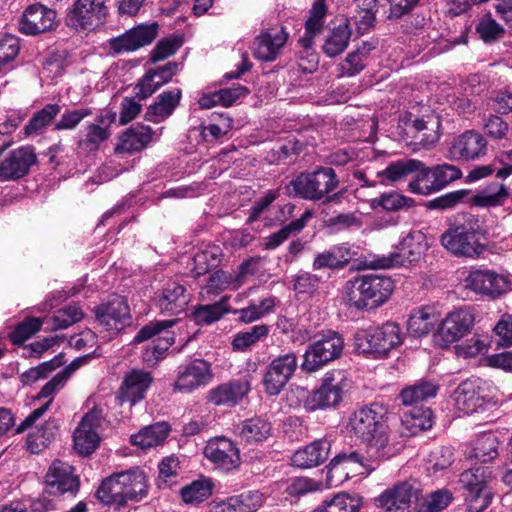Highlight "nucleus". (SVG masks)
Masks as SVG:
<instances>
[{"mask_svg":"<svg viewBox=\"0 0 512 512\" xmlns=\"http://www.w3.org/2000/svg\"><path fill=\"white\" fill-rule=\"evenodd\" d=\"M432 168L437 192L462 177L461 169L453 164L443 163L434 165Z\"/></svg>","mask_w":512,"mask_h":512,"instance_id":"e2e57ef3","label":"nucleus"},{"mask_svg":"<svg viewBox=\"0 0 512 512\" xmlns=\"http://www.w3.org/2000/svg\"><path fill=\"white\" fill-rule=\"evenodd\" d=\"M175 337L173 335L159 336L152 341L151 344L144 347L141 358L144 363L149 366L156 365L160 360L166 357L169 348L174 344Z\"/></svg>","mask_w":512,"mask_h":512,"instance_id":"8fccbe9b","label":"nucleus"},{"mask_svg":"<svg viewBox=\"0 0 512 512\" xmlns=\"http://www.w3.org/2000/svg\"><path fill=\"white\" fill-rule=\"evenodd\" d=\"M169 433L170 426L166 422H157L131 435L130 443L142 450H147L162 445Z\"/></svg>","mask_w":512,"mask_h":512,"instance_id":"4c0bfd02","label":"nucleus"},{"mask_svg":"<svg viewBox=\"0 0 512 512\" xmlns=\"http://www.w3.org/2000/svg\"><path fill=\"white\" fill-rule=\"evenodd\" d=\"M421 493L419 483L404 481L384 490L376 499L375 505L385 512H405Z\"/></svg>","mask_w":512,"mask_h":512,"instance_id":"6ab92c4d","label":"nucleus"},{"mask_svg":"<svg viewBox=\"0 0 512 512\" xmlns=\"http://www.w3.org/2000/svg\"><path fill=\"white\" fill-rule=\"evenodd\" d=\"M361 505L362 500L359 496L339 493L332 499L325 500L316 509L321 512H358Z\"/></svg>","mask_w":512,"mask_h":512,"instance_id":"603ef678","label":"nucleus"},{"mask_svg":"<svg viewBox=\"0 0 512 512\" xmlns=\"http://www.w3.org/2000/svg\"><path fill=\"white\" fill-rule=\"evenodd\" d=\"M298 368L295 352L278 355L267 365L262 378L264 391L269 396L279 395Z\"/></svg>","mask_w":512,"mask_h":512,"instance_id":"4468645a","label":"nucleus"},{"mask_svg":"<svg viewBox=\"0 0 512 512\" xmlns=\"http://www.w3.org/2000/svg\"><path fill=\"white\" fill-rule=\"evenodd\" d=\"M313 217V212L309 209L297 219L292 220L287 225L283 226L277 232L264 238L263 246L267 250H273L284 243L291 234L299 233L307 225L308 221Z\"/></svg>","mask_w":512,"mask_h":512,"instance_id":"ea45409f","label":"nucleus"},{"mask_svg":"<svg viewBox=\"0 0 512 512\" xmlns=\"http://www.w3.org/2000/svg\"><path fill=\"white\" fill-rule=\"evenodd\" d=\"M457 410L465 414H473L482 410L488 402L485 382L480 378H469L462 381L453 394Z\"/></svg>","mask_w":512,"mask_h":512,"instance_id":"412c9836","label":"nucleus"},{"mask_svg":"<svg viewBox=\"0 0 512 512\" xmlns=\"http://www.w3.org/2000/svg\"><path fill=\"white\" fill-rule=\"evenodd\" d=\"M180 98H159V101L150 105L145 113V119L159 123L169 117L179 104Z\"/></svg>","mask_w":512,"mask_h":512,"instance_id":"680f3d73","label":"nucleus"},{"mask_svg":"<svg viewBox=\"0 0 512 512\" xmlns=\"http://www.w3.org/2000/svg\"><path fill=\"white\" fill-rule=\"evenodd\" d=\"M428 248L426 235L419 230L408 232L395 246V251L376 261L378 268L387 269L418 262Z\"/></svg>","mask_w":512,"mask_h":512,"instance_id":"1a4fd4ad","label":"nucleus"},{"mask_svg":"<svg viewBox=\"0 0 512 512\" xmlns=\"http://www.w3.org/2000/svg\"><path fill=\"white\" fill-rule=\"evenodd\" d=\"M149 493L146 473L140 468L116 472L102 480L96 498L105 505L125 506L129 501L139 502Z\"/></svg>","mask_w":512,"mask_h":512,"instance_id":"f257e3e1","label":"nucleus"},{"mask_svg":"<svg viewBox=\"0 0 512 512\" xmlns=\"http://www.w3.org/2000/svg\"><path fill=\"white\" fill-rule=\"evenodd\" d=\"M251 391L248 377L231 379L211 388L207 393V402L219 407L237 406Z\"/></svg>","mask_w":512,"mask_h":512,"instance_id":"5701e85b","label":"nucleus"},{"mask_svg":"<svg viewBox=\"0 0 512 512\" xmlns=\"http://www.w3.org/2000/svg\"><path fill=\"white\" fill-rule=\"evenodd\" d=\"M326 14L325 0H315L305 22V32L299 38V44L302 48H312L314 38L323 31Z\"/></svg>","mask_w":512,"mask_h":512,"instance_id":"e433bc0d","label":"nucleus"},{"mask_svg":"<svg viewBox=\"0 0 512 512\" xmlns=\"http://www.w3.org/2000/svg\"><path fill=\"white\" fill-rule=\"evenodd\" d=\"M374 327L358 330L354 335V348L357 353L372 356L375 359L382 358Z\"/></svg>","mask_w":512,"mask_h":512,"instance_id":"5fc2aeb1","label":"nucleus"},{"mask_svg":"<svg viewBox=\"0 0 512 512\" xmlns=\"http://www.w3.org/2000/svg\"><path fill=\"white\" fill-rule=\"evenodd\" d=\"M115 120V112H106L98 116L96 123L87 125L84 131L80 132L77 141L78 149L86 153L98 150L101 143L110 137L109 126Z\"/></svg>","mask_w":512,"mask_h":512,"instance_id":"a878e982","label":"nucleus"},{"mask_svg":"<svg viewBox=\"0 0 512 512\" xmlns=\"http://www.w3.org/2000/svg\"><path fill=\"white\" fill-rule=\"evenodd\" d=\"M453 500V494L446 488L438 489L427 494L423 501L419 503L415 512H441Z\"/></svg>","mask_w":512,"mask_h":512,"instance_id":"6e6d98bb","label":"nucleus"},{"mask_svg":"<svg viewBox=\"0 0 512 512\" xmlns=\"http://www.w3.org/2000/svg\"><path fill=\"white\" fill-rule=\"evenodd\" d=\"M228 296H223L213 304L198 305L195 307L192 318L198 325H210L219 321L225 314L229 313Z\"/></svg>","mask_w":512,"mask_h":512,"instance_id":"37998d69","label":"nucleus"},{"mask_svg":"<svg viewBox=\"0 0 512 512\" xmlns=\"http://www.w3.org/2000/svg\"><path fill=\"white\" fill-rule=\"evenodd\" d=\"M213 483L209 478H200L184 486L181 497L185 503H199L212 494Z\"/></svg>","mask_w":512,"mask_h":512,"instance_id":"4d7b16f0","label":"nucleus"},{"mask_svg":"<svg viewBox=\"0 0 512 512\" xmlns=\"http://www.w3.org/2000/svg\"><path fill=\"white\" fill-rule=\"evenodd\" d=\"M60 112V106L57 104H48L29 120L25 126V134L32 135L39 133L52 119Z\"/></svg>","mask_w":512,"mask_h":512,"instance_id":"052dcab7","label":"nucleus"},{"mask_svg":"<svg viewBox=\"0 0 512 512\" xmlns=\"http://www.w3.org/2000/svg\"><path fill=\"white\" fill-rule=\"evenodd\" d=\"M189 301L190 296L185 286L171 282L157 296L156 305L162 314L179 315L186 311Z\"/></svg>","mask_w":512,"mask_h":512,"instance_id":"7c9ffc66","label":"nucleus"},{"mask_svg":"<svg viewBox=\"0 0 512 512\" xmlns=\"http://www.w3.org/2000/svg\"><path fill=\"white\" fill-rule=\"evenodd\" d=\"M486 152L487 141L475 130H467L454 138L449 148L450 156L457 160H475Z\"/></svg>","mask_w":512,"mask_h":512,"instance_id":"bb28decb","label":"nucleus"},{"mask_svg":"<svg viewBox=\"0 0 512 512\" xmlns=\"http://www.w3.org/2000/svg\"><path fill=\"white\" fill-rule=\"evenodd\" d=\"M394 287V281L383 274L357 275L346 283V304L357 311L377 309L389 300Z\"/></svg>","mask_w":512,"mask_h":512,"instance_id":"7ed1b4c3","label":"nucleus"},{"mask_svg":"<svg viewBox=\"0 0 512 512\" xmlns=\"http://www.w3.org/2000/svg\"><path fill=\"white\" fill-rule=\"evenodd\" d=\"M351 38V29L347 21L334 27L326 37L323 44V52L328 57H336L341 54L348 46Z\"/></svg>","mask_w":512,"mask_h":512,"instance_id":"a18cd8bd","label":"nucleus"},{"mask_svg":"<svg viewBox=\"0 0 512 512\" xmlns=\"http://www.w3.org/2000/svg\"><path fill=\"white\" fill-rule=\"evenodd\" d=\"M83 316V311L78 304H69L59 309L53 316L54 327L56 329H66L79 322Z\"/></svg>","mask_w":512,"mask_h":512,"instance_id":"774afa93","label":"nucleus"},{"mask_svg":"<svg viewBox=\"0 0 512 512\" xmlns=\"http://www.w3.org/2000/svg\"><path fill=\"white\" fill-rule=\"evenodd\" d=\"M96 321L110 336L117 335L130 325L131 313L127 299L118 294L110 295L94 308Z\"/></svg>","mask_w":512,"mask_h":512,"instance_id":"9d476101","label":"nucleus"},{"mask_svg":"<svg viewBox=\"0 0 512 512\" xmlns=\"http://www.w3.org/2000/svg\"><path fill=\"white\" fill-rule=\"evenodd\" d=\"M464 281L466 288L491 299L499 298L512 288L508 276L488 269L471 270Z\"/></svg>","mask_w":512,"mask_h":512,"instance_id":"f3484780","label":"nucleus"},{"mask_svg":"<svg viewBox=\"0 0 512 512\" xmlns=\"http://www.w3.org/2000/svg\"><path fill=\"white\" fill-rule=\"evenodd\" d=\"M343 349L344 338L339 332L323 331L318 340L307 346L300 367L307 373L316 372L329 362L338 359Z\"/></svg>","mask_w":512,"mask_h":512,"instance_id":"0eeeda50","label":"nucleus"},{"mask_svg":"<svg viewBox=\"0 0 512 512\" xmlns=\"http://www.w3.org/2000/svg\"><path fill=\"white\" fill-rule=\"evenodd\" d=\"M56 13L36 3L26 8L19 21V29L26 35H37L54 28Z\"/></svg>","mask_w":512,"mask_h":512,"instance_id":"cd10ccee","label":"nucleus"},{"mask_svg":"<svg viewBox=\"0 0 512 512\" xmlns=\"http://www.w3.org/2000/svg\"><path fill=\"white\" fill-rule=\"evenodd\" d=\"M355 256L351 246L348 243H342L332 246L329 250L319 253L313 261V269L323 268L338 269L345 267Z\"/></svg>","mask_w":512,"mask_h":512,"instance_id":"f704fd0d","label":"nucleus"},{"mask_svg":"<svg viewBox=\"0 0 512 512\" xmlns=\"http://www.w3.org/2000/svg\"><path fill=\"white\" fill-rule=\"evenodd\" d=\"M101 408L94 407L88 411L73 433L75 450L81 455H90L100 444L98 428L103 420Z\"/></svg>","mask_w":512,"mask_h":512,"instance_id":"aec40b11","label":"nucleus"},{"mask_svg":"<svg viewBox=\"0 0 512 512\" xmlns=\"http://www.w3.org/2000/svg\"><path fill=\"white\" fill-rule=\"evenodd\" d=\"M205 457L217 469L228 472L240 465V452L236 444L223 436L212 438L204 448Z\"/></svg>","mask_w":512,"mask_h":512,"instance_id":"b1692460","label":"nucleus"},{"mask_svg":"<svg viewBox=\"0 0 512 512\" xmlns=\"http://www.w3.org/2000/svg\"><path fill=\"white\" fill-rule=\"evenodd\" d=\"M236 284V279L234 275L228 271L218 270L211 274L208 278V281L203 288V293L207 295L218 294L229 287L234 289V285Z\"/></svg>","mask_w":512,"mask_h":512,"instance_id":"69168bd1","label":"nucleus"},{"mask_svg":"<svg viewBox=\"0 0 512 512\" xmlns=\"http://www.w3.org/2000/svg\"><path fill=\"white\" fill-rule=\"evenodd\" d=\"M178 64L169 62L155 70H149L138 82L139 92L135 96H151L176 73Z\"/></svg>","mask_w":512,"mask_h":512,"instance_id":"c9c22d12","label":"nucleus"},{"mask_svg":"<svg viewBox=\"0 0 512 512\" xmlns=\"http://www.w3.org/2000/svg\"><path fill=\"white\" fill-rule=\"evenodd\" d=\"M388 407L379 402L362 406L349 419L348 427L362 441L373 439L388 418Z\"/></svg>","mask_w":512,"mask_h":512,"instance_id":"2eb2a0df","label":"nucleus"},{"mask_svg":"<svg viewBox=\"0 0 512 512\" xmlns=\"http://www.w3.org/2000/svg\"><path fill=\"white\" fill-rule=\"evenodd\" d=\"M353 467H358V470L356 471L358 474H369L375 469L370 464H368L366 458L357 451H350L348 453L343 452L337 454L330 461L328 465V476L330 478L335 476L339 478L342 476L347 477L348 472H346V470Z\"/></svg>","mask_w":512,"mask_h":512,"instance_id":"473e14b6","label":"nucleus"},{"mask_svg":"<svg viewBox=\"0 0 512 512\" xmlns=\"http://www.w3.org/2000/svg\"><path fill=\"white\" fill-rule=\"evenodd\" d=\"M331 443L327 439H317L296 450L291 456V465L300 469H310L323 464L329 456Z\"/></svg>","mask_w":512,"mask_h":512,"instance_id":"c756f323","label":"nucleus"},{"mask_svg":"<svg viewBox=\"0 0 512 512\" xmlns=\"http://www.w3.org/2000/svg\"><path fill=\"white\" fill-rule=\"evenodd\" d=\"M179 319H169V320H155L151 321L148 324L144 325L134 336L133 343H142L144 341H148L155 336L161 334L162 332H166L169 328L173 327L176 323H178Z\"/></svg>","mask_w":512,"mask_h":512,"instance_id":"338daca9","label":"nucleus"},{"mask_svg":"<svg viewBox=\"0 0 512 512\" xmlns=\"http://www.w3.org/2000/svg\"><path fill=\"white\" fill-rule=\"evenodd\" d=\"M158 33V24L137 25L125 33L111 38L109 40L110 51L114 54H122L136 51L146 45H149L156 38Z\"/></svg>","mask_w":512,"mask_h":512,"instance_id":"4be33fe9","label":"nucleus"},{"mask_svg":"<svg viewBox=\"0 0 512 512\" xmlns=\"http://www.w3.org/2000/svg\"><path fill=\"white\" fill-rule=\"evenodd\" d=\"M366 443L372 455L379 460L393 457L403 448V443L397 441V434L390 431L386 423L373 435V439H369Z\"/></svg>","mask_w":512,"mask_h":512,"instance_id":"72a5a7b5","label":"nucleus"},{"mask_svg":"<svg viewBox=\"0 0 512 512\" xmlns=\"http://www.w3.org/2000/svg\"><path fill=\"white\" fill-rule=\"evenodd\" d=\"M413 127L418 132H422L420 141L425 146L435 144L440 138L439 117L429 107H424V113L421 117H416L413 120Z\"/></svg>","mask_w":512,"mask_h":512,"instance_id":"a19ab883","label":"nucleus"},{"mask_svg":"<svg viewBox=\"0 0 512 512\" xmlns=\"http://www.w3.org/2000/svg\"><path fill=\"white\" fill-rule=\"evenodd\" d=\"M419 167H421L420 160L400 159L391 162L382 172V175L389 181L396 182L402 180L409 174L415 173V170Z\"/></svg>","mask_w":512,"mask_h":512,"instance_id":"13d9d810","label":"nucleus"},{"mask_svg":"<svg viewBox=\"0 0 512 512\" xmlns=\"http://www.w3.org/2000/svg\"><path fill=\"white\" fill-rule=\"evenodd\" d=\"M42 326V320L37 317H26L9 333L8 338L14 345H21L37 333Z\"/></svg>","mask_w":512,"mask_h":512,"instance_id":"bf43d9fd","label":"nucleus"},{"mask_svg":"<svg viewBox=\"0 0 512 512\" xmlns=\"http://www.w3.org/2000/svg\"><path fill=\"white\" fill-rule=\"evenodd\" d=\"M439 385L434 380L420 379L404 387L399 395L400 403L409 407L401 417V423L414 435L432 427V410L424 406L429 399L436 397Z\"/></svg>","mask_w":512,"mask_h":512,"instance_id":"f03ea898","label":"nucleus"},{"mask_svg":"<svg viewBox=\"0 0 512 512\" xmlns=\"http://www.w3.org/2000/svg\"><path fill=\"white\" fill-rule=\"evenodd\" d=\"M435 315L431 307H421L415 310L407 322V331L414 338L428 335L434 328Z\"/></svg>","mask_w":512,"mask_h":512,"instance_id":"c03bdc74","label":"nucleus"},{"mask_svg":"<svg viewBox=\"0 0 512 512\" xmlns=\"http://www.w3.org/2000/svg\"><path fill=\"white\" fill-rule=\"evenodd\" d=\"M7 144L0 146V181H16L26 176L37 163L32 146H21L6 152Z\"/></svg>","mask_w":512,"mask_h":512,"instance_id":"ddd939ff","label":"nucleus"},{"mask_svg":"<svg viewBox=\"0 0 512 512\" xmlns=\"http://www.w3.org/2000/svg\"><path fill=\"white\" fill-rule=\"evenodd\" d=\"M43 485V491L47 495L75 497L80 489V477L74 466L57 459L48 467Z\"/></svg>","mask_w":512,"mask_h":512,"instance_id":"f8f14e48","label":"nucleus"},{"mask_svg":"<svg viewBox=\"0 0 512 512\" xmlns=\"http://www.w3.org/2000/svg\"><path fill=\"white\" fill-rule=\"evenodd\" d=\"M154 381L151 372L143 369H132L123 378L118 391V400L121 404L128 402L135 405L142 401Z\"/></svg>","mask_w":512,"mask_h":512,"instance_id":"393cba45","label":"nucleus"},{"mask_svg":"<svg viewBox=\"0 0 512 512\" xmlns=\"http://www.w3.org/2000/svg\"><path fill=\"white\" fill-rule=\"evenodd\" d=\"M509 196L506 185L492 182L477 192L469 190L468 205L476 208H496L502 206Z\"/></svg>","mask_w":512,"mask_h":512,"instance_id":"2f4dec72","label":"nucleus"},{"mask_svg":"<svg viewBox=\"0 0 512 512\" xmlns=\"http://www.w3.org/2000/svg\"><path fill=\"white\" fill-rule=\"evenodd\" d=\"M340 185L335 170L320 166L312 172H302L288 185L289 195L310 201L330 202L334 200V191Z\"/></svg>","mask_w":512,"mask_h":512,"instance_id":"20e7f679","label":"nucleus"},{"mask_svg":"<svg viewBox=\"0 0 512 512\" xmlns=\"http://www.w3.org/2000/svg\"><path fill=\"white\" fill-rule=\"evenodd\" d=\"M415 173L414 178L408 183V190L411 193L427 196L437 192L432 167L421 161V167L415 170Z\"/></svg>","mask_w":512,"mask_h":512,"instance_id":"3c124183","label":"nucleus"},{"mask_svg":"<svg viewBox=\"0 0 512 512\" xmlns=\"http://www.w3.org/2000/svg\"><path fill=\"white\" fill-rule=\"evenodd\" d=\"M499 439L495 433H483L477 437L472 448L470 457L486 463L494 460L498 456Z\"/></svg>","mask_w":512,"mask_h":512,"instance_id":"09e8293b","label":"nucleus"},{"mask_svg":"<svg viewBox=\"0 0 512 512\" xmlns=\"http://www.w3.org/2000/svg\"><path fill=\"white\" fill-rule=\"evenodd\" d=\"M348 386L346 372L341 369L327 371L320 387L314 390L305 402L308 411L334 408L340 404Z\"/></svg>","mask_w":512,"mask_h":512,"instance_id":"6e6552de","label":"nucleus"},{"mask_svg":"<svg viewBox=\"0 0 512 512\" xmlns=\"http://www.w3.org/2000/svg\"><path fill=\"white\" fill-rule=\"evenodd\" d=\"M378 348H380L382 358L403 343V333L400 326L395 322H386L381 326L374 327Z\"/></svg>","mask_w":512,"mask_h":512,"instance_id":"79ce46f5","label":"nucleus"},{"mask_svg":"<svg viewBox=\"0 0 512 512\" xmlns=\"http://www.w3.org/2000/svg\"><path fill=\"white\" fill-rule=\"evenodd\" d=\"M288 39L283 27H273L262 31L253 42V55L262 61H274Z\"/></svg>","mask_w":512,"mask_h":512,"instance_id":"c85d7f7f","label":"nucleus"},{"mask_svg":"<svg viewBox=\"0 0 512 512\" xmlns=\"http://www.w3.org/2000/svg\"><path fill=\"white\" fill-rule=\"evenodd\" d=\"M270 332L267 324H257L245 331L236 333L231 342L234 351L245 352L264 340Z\"/></svg>","mask_w":512,"mask_h":512,"instance_id":"de8ad7c7","label":"nucleus"},{"mask_svg":"<svg viewBox=\"0 0 512 512\" xmlns=\"http://www.w3.org/2000/svg\"><path fill=\"white\" fill-rule=\"evenodd\" d=\"M468 196L467 189L455 190L430 200L428 207L439 210L452 209L460 203L468 204Z\"/></svg>","mask_w":512,"mask_h":512,"instance_id":"0e129e2a","label":"nucleus"},{"mask_svg":"<svg viewBox=\"0 0 512 512\" xmlns=\"http://www.w3.org/2000/svg\"><path fill=\"white\" fill-rule=\"evenodd\" d=\"M459 486L469 512H482L491 504L494 492L492 472L488 467L478 466L463 471Z\"/></svg>","mask_w":512,"mask_h":512,"instance_id":"423d86ee","label":"nucleus"},{"mask_svg":"<svg viewBox=\"0 0 512 512\" xmlns=\"http://www.w3.org/2000/svg\"><path fill=\"white\" fill-rule=\"evenodd\" d=\"M213 376L211 363L205 359L195 358L177 367L172 387L175 392L191 393L208 385Z\"/></svg>","mask_w":512,"mask_h":512,"instance_id":"dca6fc26","label":"nucleus"},{"mask_svg":"<svg viewBox=\"0 0 512 512\" xmlns=\"http://www.w3.org/2000/svg\"><path fill=\"white\" fill-rule=\"evenodd\" d=\"M107 0H76L69 10L66 23L77 31L95 30L106 23L109 15Z\"/></svg>","mask_w":512,"mask_h":512,"instance_id":"9b49d317","label":"nucleus"},{"mask_svg":"<svg viewBox=\"0 0 512 512\" xmlns=\"http://www.w3.org/2000/svg\"><path fill=\"white\" fill-rule=\"evenodd\" d=\"M357 10L354 15L355 24L360 34L369 31L375 25L376 13L378 11L377 0H355Z\"/></svg>","mask_w":512,"mask_h":512,"instance_id":"864d4df0","label":"nucleus"},{"mask_svg":"<svg viewBox=\"0 0 512 512\" xmlns=\"http://www.w3.org/2000/svg\"><path fill=\"white\" fill-rule=\"evenodd\" d=\"M272 431V424L262 417H253L242 422L240 437L248 443L266 440Z\"/></svg>","mask_w":512,"mask_h":512,"instance_id":"49530a36","label":"nucleus"},{"mask_svg":"<svg viewBox=\"0 0 512 512\" xmlns=\"http://www.w3.org/2000/svg\"><path fill=\"white\" fill-rule=\"evenodd\" d=\"M481 229L473 217L451 224L440 236L445 250L456 257L478 258L485 245L480 242Z\"/></svg>","mask_w":512,"mask_h":512,"instance_id":"39448f33","label":"nucleus"},{"mask_svg":"<svg viewBox=\"0 0 512 512\" xmlns=\"http://www.w3.org/2000/svg\"><path fill=\"white\" fill-rule=\"evenodd\" d=\"M475 322V315L470 306H462L448 312L442 319L438 335L445 346L455 343L467 336Z\"/></svg>","mask_w":512,"mask_h":512,"instance_id":"a211bd4d","label":"nucleus"},{"mask_svg":"<svg viewBox=\"0 0 512 512\" xmlns=\"http://www.w3.org/2000/svg\"><path fill=\"white\" fill-rule=\"evenodd\" d=\"M149 126L131 127L122 134L115 148L117 153H133L144 149L152 139Z\"/></svg>","mask_w":512,"mask_h":512,"instance_id":"58836bf2","label":"nucleus"}]
</instances>
